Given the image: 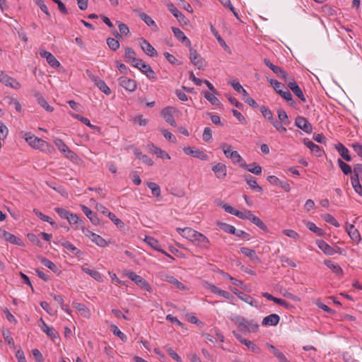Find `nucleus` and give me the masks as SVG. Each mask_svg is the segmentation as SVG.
<instances>
[{
  "instance_id": "19",
  "label": "nucleus",
  "mask_w": 362,
  "mask_h": 362,
  "mask_svg": "<svg viewBox=\"0 0 362 362\" xmlns=\"http://www.w3.org/2000/svg\"><path fill=\"white\" fill-rule=\"evenodd\" d=\"M133 66L139 69L141 72L145 74L147 77L151 78H154V71L151 69V67L145 64L141 59V63H138V64H135Z\"/></svg>"
},
{
  "instance_id": "47",
  "label": "nucleus",
  "mask_w": 362,
  "mask_h": 362,
  "mask_svg": "<svg viewBox=\"0 0 362 362\" xmlns=\"http://www.w3.org/2000/svg\"><path fill=\"white\" fill-rule=\"evenodd\" d=\"M248 220L262 230H264L267 228L264 222L259 217L255 216L252 212Z\"/></svg>"
},
{
  "instance_id": "8",
  "label": "nucleus",
  "mask_w": 362,
  "mask_h": 362,
  "mask_svg": "<svg viewBox=\"0 0 362 362\" xmlns=\"http://www.w3.org/2000/svg\"><path fill=\"white\" fill-rule=\"evenodd\" d=\"M295 125L305 133L310 134L313 132L311 124L302 116H298L295 119Z\"/></svg>"
},
{
  "instance_id": "31",
  "label": "nucleus",
  "mask_w": 362,
  "mask_h": 362,
  "mask_svg": "<svg viewBox=\"0 0 362 362\" xmlns=\"http://www.w3.org/2000/svg\"><path fill=\"white\" fill-rule=\"evenodd\" d=\"M324 264L334 273L337 275L341 276L343 274V270L341 267L337 263L333 262L331 260H325Z\"/></svg>"
},
{
  "instance_id": "12",
  "label": "nucleus",
  "mask_w": 362,
  "mask_h": 362,
  "mask_svg": "<svg viewBox=\"0 0 362 362\" xmlns=\"http://www.w3.org/2000/svg\"><path fill=\"white\" fill-rule=\"evenodd\" d=\"M212 170L218 179L223 180L227 175L226 165L222 163H218L212 167Z\"/></svg>"
},
{
  "instance_id": "59",
  "label": "nucleus",
  "mask_w": 362,
  "mask_h": 362,
  "mask_svg": "<svg viewBox=\"0 0 362 362\" xmlns=\"http://www.w3.org/2000/svg\"><path fill=\"white\" fill-rule=\"evenodd\" d=\"M96 86L105 94L110 95L111 93V90L110 88L107 86L105 82L101 79L100 81H98Z\"/></svg>"
},
{
  "instance_id": "5",
  "label": "nucleus",
  "mask_w": 362,
  "mask_h": 362,
  "mask_svg": "<svg viewBox=\"0 0 362 362\" xmlns=\"http://www.w3.org/2000/svg\"><path fill=\"white\" fill-rule=\"evenodd\" d=\"M288 87L292 90V92L303 102H306V98L298 85L296 81L293 78H289L288 81H286Z\"/></svg>"
},
{
  "instance_id": "45",
  "label": "nucleus",
  "mask_w": 362,
  "mask_h": 362,
  "mask_svg": "<svg viewBox=\"0 0 362 362\" xmlns=\"http://www.w3.org/2000/svg\"><path fill=\"white\" fill-rule=\"evenodd\" d=\"M337 150L339 152L341 156L346 161H351V158L349 155V150L342 144H339L337 147Z\"/></svg>"
},
{
  "instance_id": "40",
  "label": "nucleus",
  "mask_w": 362,
  "mask_h": 362,
  "mask_svg": "<svg viewBox=\"0 0 362 362\" xmlns=\"http://www.w3.org/2000/svg\"><path fill=\"white\" fill-rule=\"evenodd\" d=\"M245 181L248 184V185L252 188V189H255L258 192H260L262 190V187H259L255 180V179L251 176L250 175H246L245 177Z\"/></svg>"
},
{
  "instance_id": "50",
  "label": "nucleus",
  "mask_w": 362,
  "mask_h": 362,
  "mask_svg": "<svg viewBox=\"0 0 362 362\" xmlns=\"http://www.w3.org/2000/svg\"><path fill=\"white\" fill-rule=\"evenodd\" d=\"M352 187L355 192L362 196V185L359 182V180L355 177H351Z\"/></svg>"
},
{
  "instance_id": "37",
  "label": "nucleus",
  "mask_w": 362,
  "mask_h": 362,
  "mask_svg": "<svg viewBox=\"0 0 362 362\" xmlns=\"http://www.w3.org/2000/svg\"><path fill=\"white\" fill-rule=\"evenodd\" d=\"M82 271L87 274L90 275L92 278H93L97 281L101 282L103 281V277L101 274L95 270H92L89 268L82 267Z\"/></svg>"
},
{
  "instance_id": "54",
  "label": "nucleus",
  "mask_w": 362,
  "mask_h": 362,
  "mask_svg": "<svg viewBox=\"0 0 362 362\" xmlns=\"http://www.w3.org/2000/svg\"><path fill=\"white\" fill-rule=\"evenodd\" d=\"M230 319L238 327L239 329H240V327L243 325V322L245 318L241 317L240 315L233 314L230 316Z\"/></svg>"
},
{
  "instance_id": "55",
  "label": "nucleus",
  "mask_w": 362,
  "mask_h": 362,
  "mask_svg": "<svg viewBox=\"0 0 362 362\" xmlns=\"http://www.w3.org/2000/svg\"><path fill=\"white\" fill-rule=\"evenodd\" d=\"M204 98L214 105H218L220 104L219 100L215 96L214 93L205 92Z\"/></svg>"
},
{
  "instance_id": "49",
  "label": "nucleus",
  "mask_w": 362,
  "mask_h": 362,
  "mask_svg": "<svg viewBox=\"0 0 362 362\" xmlns=\"http://www.w3.org/2000/svg\"><path fill=\"white\" fill-rule=\"evenodd\" d=\"M33 211L35 214V215L37 217H39L41 220L49 223L52 226L57 227L55 222L53 221L52 219L49 216L43 214L42 212L39 211L37 209H34Z\"/></svg>"
},
{
  "instance_id": "61",
  "label": "nucleus",
  "mask_w": 362,
  "mask_h": 362,
  "mask_svg": "<svg viewBox=\"0 0 362 362\" xmlns=\"http://www.w3.org/2000/svg\"><path fill=\"white\" fill-rule=\"evenodd\" d=\"M282 233L285 235H286L295 240H298L300 238L299 234L296 231L291 230V229H285L282 231Z\"/></svg>"
},
{
  "instance_id": "2",
  "label": "nucleus",
  "mask_w": 362,
  "mask_h": 362,
  "mask_svg": "<svg viewBox=\"0 0 362 362\" xmlns=\"http://www.w3.org/2000/svg\"><path fill=\"white\" fill-rule=\"evenodd\" d=\"M21 134L22 137L32 148L40 150L42 152H47L49 151L51 146L45 140L35 136L30 132H22Z\"/></svg>"
},
{
  "instance_id": "44",
  "label": "nucleus",
  "mask_w": 362,
  "mask_h": 362,
  "mask_svg": "<svg viewBox=\"0 0 362 362\" xmlns=\"http://www.w3.org/2000/svg\"><path fill=\"white\" fill-rule=\"evenodd\" d=\"M90 240L100 247H105L107 245V241L98 234L94 233Z\"/></svg>"
},
{
  "instance_id": "18",
  "label": "nucleus",
  "mask_w": 362,
  "mask_h": 362,
  "mask_svg": "<svg viewBox=\"0 0 362 362\" xmlns=\"http://www.w3.org/2000/svg\"><path fill=\"white\" fill-rule=\"evenodd\" d=\"M144 242L146 243L151 247L154 249L155 250L161 252L162 253L166 255L168 257L173 258L171 255L167 254L165 251L161 249L160 245L158 243V241L153 237L146 236L144 238Z\"/></svg>"
},
{
  "instance_id": "3",
  "label": "nucleus",
  "mask_w": 362,
  "mask_h": 362,
  "mask_svg": "<svg viewBox=\"0 0 362 362\" xmlns=\"http://www.w3.org/2000/svg\"><path fill=\"white\" fill-rule=\"evenodd\" d=\"M53 142L58 150L63 153L66 158L71 160H75L77 158V155L71 151L61 139L54 137Z\"/></svg>"
},
{
  "instance_id": "52",
  "label": "nucleus",
  "mask_w": 362,
  "mask_h": 362,
  "mask_svg": "<svg viewBox=\"0 0 362 362\" xmlns=\"http://www.w3.org/2000/svg\"><path fill=\"white\" fill-rule=\"evenodd\" d=\"M322 217L323 218V220L325 221H326L327 223H329L333 226H334L335 227H339V222L337 221V219L331 214H323L322 215Z\"/></svg>"
},
{
  "instance_id": "11",
  "label": "nucleus",
  "mask_w": 362,
  "mask_h": 362,
  "mask_svg": "<svg viewBox=\"0 0 362 362\" xmlns=\"http://www.w3.org/2000/svg\"><path fill=\"white\" fill-rule=\"evenodd\" d=\"M0 81L5 86L14 89H19L21 88V84L15 78L8 76L4 72L0 77Z\"/></svg>"
},
{
  "instance_id": "58",
  "label": "nucleus",
  "mask_w": 362,
  "mask_h": 362,
  "mask_svg": "<svg viewBox=\"0 0 362 362\" xmlns=\"http://www.w3.org/2000/svg\"><path fill=\"white\" fill-rule=\"evenodd\" d=\"M272 71L275 73L279 77L283 78L285 81V82H286V81H288L289 78L287 77L286 72L281 67L276 66Z\"/></svg>"
},
{
  "instance_id": "30",
  "label": "nucleus",
  "mask_w": 362,
  "mask_h": 362,
  "mask_svg": "<svg viewBox=\"0 0 362 362\" xmlns=\"http://www.w3.org/2000/svg\"><path fill=\"white\" fill-rule=\"evenodd\" d=\"M230 156V159H231L233 164L238 165L241 168L246 166L245 161L241 157V156L238 153V151H234L233 153H231Z\"/></svg>"
},
{
  "instance_id": "15",
  "label": "nucleus",
  "mask_w": 362,
  "mask_h": 362,
  "mask_svg": "<svg viewBox=\"0 0 362 362\" xmlns=\"http://www.w3.org/2000/svg\"><path fill=\"white\" fill-rule=\"evenodd\" d=\"M60 244L66 250V253L72 254L77 257L81 255V251L75 247L71 243L66 240H62Z\"/></svg>"
},
{
  "instance_id": "41",
  "label": "nucleus",
  "mask_w": 362,
  "mask_h": 362,
  "mask_svg": "<svg viewBox=\"0 0 362 362\" xmlns=\"http://www.w3.org/2000/svg\"><path fill=\"white\" fill-rule=\"evenodd\" d=\"M221 274H222L223 278H225L226 279H228L234 285H235L237 286H239L241 288H243V289L245 288V284H243V281H240V280H238V279H237L235 278L232 277L228 273L221 272Z\"/></svg>"
},
{
  "instance_id": "13",
  "label": "nucleus",
  "mask_w": 362,
  "mask_h": 362,
  "mask_svg": "<svg viewBox=\"0 0 362 362\" xmlns=\"http://www.w3.org/2000/svg\"><path fill=\"white\" fill-rule=\"evenodd\" d=\"M206 288L209 290L211 293L220 296L226 299L230 300L233 298V296L228 291L222 290L214 284H208L206 286Z\"/></svg>"
},
{
  "instance_id": "56",
  "label": "nucleus",
  "mask_w": 362,
  "mask_h": 362,
  "mask_svg": "<svg viewBox=\"0 0 362 362\" xmlns=\"http://www.w3.org/2000/svg\"><path fill=\"white\" fill-rule=\"evenodd\" d=\"M118 28H119L120 34L118 33H116V34H115V35L117 37H122L121 35H127L129 34V29L126 24L119 23L118 24Z\"/></svg>"
},
{
  "instance_id": "22",
  "label": "nucleus",
  "mask_w": 362,
  "mask_h": 362,
  "mask_svg": "<svg viewBox=\"0 0 362 362\" xmlns=\"http://www.w3.org/2000/svg\"><path fill=\"white\" fill-rule=\"evenodd\" d=\"M280 320V317L277 314H271L263 318L262 325L264 326H275Z\"/></svg>"
},
{
  "instance_id": "17",
  "label": "nucleus",
  "mask_w": 362,
  "mask_h": 362,
  "mask_svg": "<svg viewBox=\"0 0 362 362\" xmlns=\"http://www.w3.org/2000/svg\"><path fill=\"white\" fill-rule=\"evenodd\" d=\"M172 30L173 32L174 35L178 40H180L185 46L190 47V40L186 37L185 33L180 28L173 27L172 28Z\"/></svg>"
},
{
  "instance_id": "1",
  "label": "nucleus",
  "mask_w": 362,
  "mask_h": 362,
  "mask_svg": "<svg viewBox=\"0 0 362 362\" xmlns=\"http://www.w3.org/2000/svg\"><path fill=\"white\" fill-rule=\"evenodd\" d=\"M176 230L182 237L202 249H208L210 245V241L208 238L192 228H177Z\"/></svg>"
},
{
  "instance_id": "62",
  "label": "nucleus",
  "mask_w": 362,
  "mask_h": 362,
  "mask_svg": "<svg viewBox=\"0 0 362 362\" xmlns=\"http://www.w3.org/2000/svg\"><path fill=\"white\" fill-rule=\"evenodd\" d=\"M42 264L54 272H57L58 271V268L56 264L48 259H43L42 260Z\"/></svg>"
},
{
  "instance_id": "4",
  "label": "nucleus",
  "mask_w": 362,
  "mask_h": 362,
  "mask_svg": "<svg viewBox=\"0 0 362 362\" xmlns=\"http://www.w3.org/2000/svg\"><path fill=\"white\" fill-rule=\"evenodd\" d=\"M189 59L191 62L199 70H204L206 66L205 59L197 53V50L189 47Z\"/></svg>"
},
{
  "instance_id": "25",
  "label": "nucleus",
  "mask_w": 362,
  "mask_h": 362,
  "mask_svg": "<svg viewBox=\"0 0 362 362\" xmlns=\"http://www.w3.org/2000/svg\"><path fill=\"white\" fill-rule=\"evenodd\" d=\"M303 143L313 153L315 154L316 156L320 157L322 156L323 151L320 149L318 145L308 139H305Z\"/></svg>"
},
{
  "instance_id": "38",
  "label": "nucleus",
  "mask_w": 362,
  "mask_h": 362,
  "mask_svg": "<svg viewBox=\"0 0 362 362\" xmlns=\"http://www.w3.org/2000/svg\"><path fill=\"white\" fill-rule=\"evenodd\" d=\"M211 31L218 40L220 45L223 47L226 50L229 49V47L227 45L224 40L221 37L218 30L212 25H211Z\"/></svg>"
},
{
  "instance_id": "27",
  "label": "nucleus",
  "mask_w": 362,
  "mask_h": 362,
  "mask_svg": "<svg viewBox=\"0 0 362 362\" xmlns=\"http://www.w3.org/2000/svg\"><path fill=\"white\" fill-rule=\"evenodd\" d=\"M149 150L152 153L156 155L158 157L160 158L170 159V156L166 151L160 149V148L156 146L153 144L149 146Z\"/></svg>"
},
{
  "instance_id": "6",
  "label": "nucleus",
  "mask_w": 362,
  "mask_h": 362,
  "mask_svg": "<svg viewBox=\"0 0 362 362\" xmlns=\"http://www.w3.org/2000/svg\"><path fill=\"white\" fill-rule=\"evenodd\" d=\"M185 154L199 158L202 160H208L209 156L204 151L194 147H185L183 149Z\"/></svg>"
},
{
  "instance_id": "16",
  "label": "nucleus",
  "mask_w": 362,
  "mask_h": 362,
  "mask_svg": "<svg viewBox=\"0 0 362 362\" xmlns=\"http://www.w3.org/2000/svg\"><path fill=\"white\" fill-rule=\"evenodd\" d=\"M259 329V325L254 320H247L245 319L243 327L240 330L242 332H256Z\"/></svg>"
},
{
  "instance_id": "43",
  "label": "nucleus",
  "mask_w": 362,
  "mask_h": 362,
  "mask_svg": "<svg viewBox=\"0 0 362 362\" xmlns=\"http://www.w3.org/2000/svg\"><path fill=\"white\" fill-rule=\"evenodd\" d=\"M239 298L243 300L244 302L248 303L251 306L255 308L258 306L257 301L247 294L242 293L241 295L239 296Z\"/></svg>"
},
{
  "instance_id": "48",
  "label": "nucleus",
  "mask_w": 362,
  "mask_h": 362,
  "mask_svg": "<svg viewBox=\"0 0 362 362\" xmlns=\"http://www.w3.org/2000/svg\"><path fill=\"white\" fill-rule=\"evenodd\" d=\"M306 227L310 230L311 231L314 232L318 235H322L324 234V231L322 229L318 228L314 223L310 221H307L305 223Z\"/></svg>"
},
{
  "instance_id": "20",
  "label": "nucleus",
  "mask_w": 362,
  "mask_h": 362,
  "mask_svg": "<svg viewBox=\"0 0 362 362\" xmlns=\"http://www.w3.org/2000/svg\"><path fill=\"white\" fill-rule=\"evenodd\" d=\"M124 58L127 62L134 66L135 64L141 63V59L136 57L135 52L130 47L125 48Z\"/></svg>"
},
{
  "instance_id": "7",
  "label": "nucleus",
  "mask_w": 362,
  "mask_h": 362,
  "mask_svg": "<svg viewBox=\"0 0 362 362\" xmlns=\"http://www.w3.org/2000/svg\"><path fill=\"white\" fill-rule=\"evenodd\" d=\"M118 81L119 86L129 92H134L136 89V82L133 79L122 76L119 78Z\"/></svg>"
},
{
  "instance_id": "23",
  "label": "nucleus",
  "mask_w": 362,
  "mask_h": 362,
  "mask_svg": "<svg viewBox=\"0 0 362 362\" xmlns=\"http://www.w3.org/2000/svg\"><path fill=\"white\" fill-rule=\"evenodd\" d=\"M81 209L83 212L86 214V216L90 219L91 223L94 225H98L100 223V220L97 215L92 211L88 207L85 205H81Z\"/></svg>"
},
{
  "instance_id": "14",
  "label": "nucleus",
  "mask_w": 362,
  "mask_h": 362,
  "mask_svg": "<svg viewBox=\"0 0 362 362\" xmlns=\"http://www.w3.org/2000/svg\"><path fill=\"white\" fill-rule=\"evenodd\" d=\"M139 43L142 50L148 56L154 57L157 55V52L155 48L146 40L141 38Z\"/></svg>"
},
{
  "instance_id": "64",
  "label": "nucleus",
  "mask_w": 362,
  "mask_h": 362,
  "mask_svg": "<svg viewBox=\"0 0 362 362\" xmlns=\"http://www.w3.org/2000/svg\"><path fill=\"white\" fill-rule=\"evenodd\" d=\"M107 44L109 46V47L113 51H116L119 47V42L117 40L112 37H109L107 39Z\"/></svg>"
},
{
  "instance_id": "29",
  "label": "nucleus",
  "mask_w": 362,
  "mask_h": 362,
  "mask_svg": "<svg viewBox=\"0 0 362 362\" xmlns=\"http://www.w3.org/2000/svg\"><path fill=\"white\" fill-rule=\"evenodd\" d=\"M73 306L84 317L89 318L90 316V310L83 304L79 303H73Z\"/></svg>"
},
{
  "instance_id": "28",
  "label": "nucleus",
  "mask_w": 362,
  "mask_h": 362,
  "mask_svg": "<svg viewBox=\"0 0 362 362\" xmlns=\"http://www.w3.org/2000/svg\"><path fill=\"white\" fill-rule=\"evenodd\" d=\"M139 17L145 22L146 25L153 28L154 30H158V26L156 22L151 18V16L145 13L144 12H139Z\"/></svg>"
},
{
  "instance_id": "39",
  "label": "nucleus",
  "mask_w": 362,
  "mask_h": 362,
  "mask_svg": "<svg viewBox=\"0 0 362 362\" xmlns=\"http://www.w3.org/2000/svg\"><path fill=\"white\" fill-rule=\"evenodd\" d=\"M134 282L140 288L150 291L151 290V287L149 284L141 276H138L137 279H136Z\"/></svg>"
},
{
  "instance_id": "9",
  "label": "nucleus",
  "mask_w": 362,
  "mask_h": 362,
  "mask_svg": "<svg viewBox=\"0 0 362 362\" xmlns=\"http://www.w3.org/2000/svg\"><path fill=\"white\" fill-rule=\"evenodd\" d=\"M39 54L41 57L46 59L47 62L53 68H58L60 66L59 62L56 59V57L49 52H47L45 49H40L39 51Z\"/></svg>"
},
{
  "instance_id": "21",
  "label": "nucleus",
  "mask_w": 362,
  "mask_h": 362,
  "mask_svg": "<svg viewBox=\"0 0 362 362\" xmlns=\"http://www.w3.org/2000/svg\"><path fill=\"white\" fill-rule=\"evenodd\" d=\"M346 231L352 240L358 243L361 240V235L359 231L354 227V225L350 224L346 227Z\"/></svg>"
},
{
  "instance_id": "26",
  "label": "nucleus",
  "mask_w": 362,
  "mask_h": 362,
  "mask_svg": "<svg viewBox=\"0 0 362 362\" xmlns=\"http://www.w3.org/2000/svg\"><path fill=\"white\" fill-rule=\"evenodd\" d=\"M317 244L319 248L327 255H333L336 252L335 250L324 240H318Z\"/></svg>"
},
{
  "instance_id": "46",
  "label": "nucleus",
  "mask_w": 362,
  "mask_h": 362,
  "mask_svg": "<svg viewBox=\"0 0 362 362\" xmlns=\"http://www.w3.org/2000/svg\"><path fill=\"white\" fill-rule=\"evenodd\" d=\"M148 187L151 189L153 196L158 197L160 196V188L158 185L155 182H148L146 183Z\"/></svg>"
},
{
  "instance_id": "35",
  "label": "nucleus",
  "mask_w": 362,
  "mask_h": 362,
  "mask_svg": "<svg viewBox=\"0 0 362 362\" xmlns=\"http://www.w3.org/2000/svg\"><path fill=\"white\" fill-rule=\"evenodd\" d=\"M250 173H252L255 175H260L262 173V167L257 165L256 163H252L250 165H247L246 166L243 167Z\"/></svg>"
},
{
  "instance_id": "10",
  "label": "nucleus",
  "mask_w": 362,
  "mask_h": 362,
  "mask_svg": "<svg viewBox=\"0 0 362 362\" xmlns=\"http://www.w3.org/2000/svg\"><path fill=\"white\" fill-rule=\"evenodd\" d=\"M175 112V109L172 107H165L162 110V115L165 122L173 127L176 126V122L174 119Z\"/></svg>"
},
{
  "instance_id": "42",
  "label": "nucleus",
  "mask_w": 362,
  "mask_h": 362,
  "mask_svg": "<svg viewBox=\"0 0 362 362\" xmlns=\"http://www.w3.org/2000/svg\"><path fill=\"white\" fill-rule=\"evenodd\" d=\"M36 98H37V100L38 102V104L42 107H43L46 111L47 112H52L54 108L52 107H51L48 103L46 101V100L42 96L40 95V94H37L36 95Z\"/></svg>"
},
{
  "instance_id": "60",
  "label": "nucleus",
  "mask_w": 362,
  "mask_h": 362,
  "mask_svg": "<svg viewBox=\"0 0 362 362\" xmlns=\"http://www.w3.org/2000/svg\"><path fill=\"white\" fill-rule=\"evenodd\" d=\"M241 95H243V100L246 103H247L250 106L253 107H257V104L256 101L254 99H252L251 97H250L249 94L247 93V92L246 90H245V94H241Z\"/></svg>"
},
{
  "instance_id": "57",
  "label": "nucleus",
  "mask_w": 362,
  "mask_h": 362,
  "mask_svg": "<svg viewBox=\"0 0 362 362\" xmlns=\"http://www.w3.org/2000/svg\"><path fill=\"white\" fill-rule=\"evenodd\" d=\"M338 164L339 167L345 175H349L351 173V167L341 159L338 160Z\"/></svg>"
},
{
  "instance_id": "53",
  "label": "nucleus",
  "mask_w": 362,
  "mask_h": 362,
  "mask_svg": "<svg viewBox=\"0 0 362 362\" xmlns=\"http://www.w3.org/2000/svg\"><path fill=\"white\" fill-rule=\"evenodd\" d=\"M279 95L284 98L291 105L295 106L296 102L293 100L291 93L288 90H281Z\"/></svg>"
},
{
  "instance_id": "51",
  "label": "nucleus",
  "mask_w": 362,
  "mask_h": 362,
  "mask_svg": "<svg viewBox=\"0 0 362 362\" xmlns=\"http://www.w3.org/2000/svg\"><path fill=\"white\" fill-rule=\"evenodd\" d=\"M110 330L115 335L117 336L122 341H127V336L123 332H122L116 325H111Z\"/></svg>"
},
{
  "instance_id": "32",
  "label": "nucleus",
  "mask_w": 362,
  "mask_h": 362,
  "mask_svg": "<svg viewBox=\"0 0 362 362\" xmlns=\"http://www.w3.org/2000/svg\"><path fill=\"white\" fill-rule=\"evenodd\" d=\"M168 9L172 14L180 21L185 19V16L173 5V4H168L167 5Z\"/></svg>"
},
{
  "instance_id": "63",
  "label": "nucleus",
  "mask_w": 362,
  "mask_h": 362,
  "mask_svg": "<svg viewBox=\"0 0 362 362\" xmlns=\"http://www.w3.org/2000/svg\"><path fill=\"white\" fill-rule=\"evenodd\" d=\"M218 226L225 232L233 234L235 232V227L226 223H218Z\"/></svg>"
},
{
  "instance_id": "36",
  "label": "nucleus",
  "mask_w": 362,
  "mask_h": 362,
  "mask_svg": "<svg viewBox=\"0 0 362 362\" xmlns=\"http://www.w3.org/2000/svg\"><path fill=\"white\" fill-rule=\"evenodd\" d=\"M165 280L174 285L179 290L186 289V286L173 276H166Z\"/></svg>"
},
{
  "instance_id": "33",
  "label": "nucleus",
  "mask_w": 362,
  "mask_h": 362,
  "mask_svg": "<svg viewBox=\"0 0 362 362\" xmlns=\"http://www.w3.org/2000/svg\"><path fill=\"white\" fill-rule=\"evenodd\" d=\"M42 324V329L45 332L50 338H57L58 334L53 327H49L42 319L40 320Z\"/></svg>"
},
{
  "instance_id": "34",
  "label": "nucleus",
  "mask_w": 362,
  "mask_h": 362,
  "mask_svg": "<svg viewBox=\"0 0 362 362\" xmlns=\"http://www.w3.org/2000/svg\"><path fill=\"white\" fill-rule=\"evenodd\" d=\"M240 252L245 256L248 257L253 262L257 261L259 259L256 252L252 249L243 247L240 248Z\"/></svg>"
},
{
  "instance_id": "24",
  "label": "nucleus",
  "mask_w": 362,
  "mask_h": 362,
  "mask_svg": "<svg viewBox=\"0 0 362 362\" xmlns=\"http://www.w3.org/2000/svg\"><path fill=\"white\" fill-rule=\"evenodd\" d=\"M0 236L4 239L5 240L16 244L18 245H21V240L16 238L14 235L6 231V230H0Z\"/></svg>"
}]
</instances>
